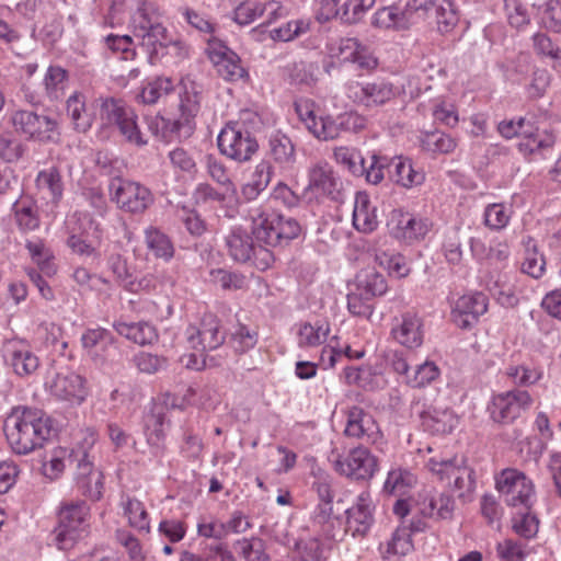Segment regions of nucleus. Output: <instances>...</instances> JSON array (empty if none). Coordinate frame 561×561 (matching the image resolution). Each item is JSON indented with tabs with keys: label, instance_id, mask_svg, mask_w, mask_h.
I'll return each mask as SVG.
<instances>
[{
	"label": "nucleus",
	"instance_id": "6",
	"mask_svg": "<svg viewBox=\"0 0 561 561\" xmlns=\"http://www.w3.org/2000/svg\"><path fill=\"white\" fill-rule=\"evenodd\" d=\"M226 247L232 260L249 263L261 271H265L274 262L272 251L255 243L252 236L240 227L233 228L226 237Z\"/></svg>",
	"mask_w": 561,
	"mask_h": 561
},
{
	"label": "nucleus",
	"instance_id": "21",
	"mask_svg": "<svg viewBox=\"0 0 561 561\" xmlns=\"http://www.w3.org/2000/svg\"><path fill=\"white\" fill-rule=\"evenodd\" d=\"M76 461V481L82 494L92 501H99L103 492V473L94 468L89 458H73Z\"/></svg>",
	"mask_w": 561,
	"mask_h": 561
},
{
	"label": "nucleus",
	"instance_id": "62",
	"mask_svg": "<svg viewBox=\"0 0 561 561\" xmlns=\"http://www.w3.org/2000/svg\"><path fill=\"white\" fill-rule=\"evenodd\" d=\"M379 265L386 268L390 275L399 278L405 277L410 273V267L405 257L400 253L382 252L376 256Z\"/></svg>",
	"mask_w": 561,
	"mask_h": 561
},
{
	"label": "nucleus",
	"instance_id": "11",
	"mask_svg": "<svg viewBox=\"0 0 561 561\" xmlns=\"http://www.w3.org/2000/svg\"><path fill=\"white\" fill-rule=\"evenodd\" d=\"M531 404L533 398L528 391L513 389L494 394L488 410L494 422L507 424L519 417Z\"/></svg>",
	"mask_w": 561,
	"mask_h": 561
},
{
	"label": "nucleus",
	"instance_id": "19",
	"mask_svg": "<svg viewBox=\"0 0 561 561\" xmlns=\"http://www.w3.org/2000/svg\"><path fill=\"white\" fill-rule=\"evenodd\" d=\"M201 90L194 81L182 83L179 104L181 115L179 119L173 121L172 130H180L182 127H187L188 131H192V123L201 110Z\"/></svg>",
	"mask_w": 561,
	"mask_h": 561
},
{
	"label": "nucleus",
	"instance_id": "42",
	"mask_svg": "<svg viewBox=\"0 0 561 561\" xmlns=\"http://www.w3.org/2000/svg\"><path fill=\"white\" fill-rule=\"evenodd\" d=\"M36 185L53 203L60 201L64 192V184L60 172L56 168H49L41 171L36 178Z\"/></svg>",
	"mask_w": 561,
	"mask_h": 561
},
{
	"label": "nucleus",
	"instance_id": "26",
	"mask_svg": "<svg viewBox=\"0 0 561 561\" xmlns=\"http://www.w3.org/2000/svg\"><path fill=\"white\" fill-rule=\"evenodd\" d=\"M375 432H377V424L368 412L357 405L347 410L344 430L347 437L369 440Z\"/></svg>",
	"mask_w": 561,
	"mask_h": 561
},
{
	"label": "nucleus",
	"instance_id": "3",
	"mask_svg": "<svg viewBox=\"0 0 561 561\" xmlns=\"http://www.w3.org/2000/svg\"><path fill=\"white\" fill-rule=\"evenodd\" d=\"M252 234L257 242H263L264 247H284L296 239L301 227L293 218L277 213H264L259 208L253 210Z\"/></svg>",
	"mask_w": 561,
	"mask_h": 561
},
{
	"label": "nucleus",
	"instance_id": "7",
	"mask_svg": "<svg viewBox=\"0 0 561 561\" xmlns=\"http://www.w3.org/2000/svg\"><path fill=\"white\" fill-rule=\"evenodd\" d=\"M101 101L102 118L116 125L127 142L137 147H144L148 144V139L140 131L137 124V114L130 106L114 98H106Z\"/></svg>",
	"mask_w": 561,
	"mask_h": 561
},
{
	"label": "nucleus",
	"instance_id": "4",
	"mask_svg": "<svg viewBox=\"0 0 561 561\" xmlns=\"http://www.w3.org/2000/svg\"><path fill=\"white\" fill-rule=\"evenodd\" d=\"M9 124L16 136L41 145L58 144L60 129L58 122L32 110H14L9 115Z\"/></svg>",
	"mask_w": 561,
	"mask_h": 561
},
{
	"label": "nucleus",
	"instance_id": "56",
	"mask_svg": "<svg viewBox=\"0 0 561 561\" xmlns=\"http://www.w3.org/2000/svg\"><path fill=\"white\" fill-rule=\"evenodd\" d=\"M505 375L513 380L518 387H528L535 385L542 378V370L539 368H530L524 364L510 365Z\"/></svg>",
	"mask_w": 561,
	"mask_h": 561
},
{
	"label": "nucleus",
	"instance_id": "53",
	"mask_svg": "<svg viewBox=\"0 0 561 561\" xmlns=\"http://www.w3.org/2000/svg\"><path fill=\"white\" fill-rule=\"evenodd\" d=\"M107 265L115 275L117 282H119L127 290H137L138 284L135 282L126 259H124L119 253L111 254L107 260Z\"/></svg>",
	"mask_w": 561,
	"mask_h": 561
},
{
	"label": "nucleus",
	"instance_id": "63",
	"mask_svg": "<svg viewBox=\"0 0 561 561\" xmlns=\"http://www.w3.org/2000/svg\"><path fill=\"white\" fill-rule=\"evenodd\" d=\"M511 213L504 204H490L484 210V224L492 230H501L507 226Z\"/></svg>",
	"mask_w": 561,
	"mask_h": 561
},
{
	"label": "nucleus",
	"instance_id": "25",
	"mask_svg": "<svg viewBox=\"0 0 561 561\" xmlns=\"http://www.w3.org/2000/svg\"><path fill=\"white\" fill-rule=\"evenodd\" d=\"M66 113L72 128L78 133H87L95 118L94 112L87 106V100L81 92H75L66 102Z\"/></svg>",
	"mask_w": 561,
	"mask_h": 561
},
{
	"label": "nucleus",
	"instance_id": "35",
	"mask_svg": "<svg viewBox=\"0 0 561 561\" xmlns=\"http://www.w3.org/2000/svg\"><path fill=\"white\" fill-rule=\"evenodd\" d=\"M371 25L383 30H408L412 26L399 3L378 9L371 19Z\"/></svg>",
	"mask_w": 561,
	"mask_h": 561
},
{
	"label": "nucleus",
	"instance_id": "38",
	"mask_svg": "<svg viewBox=\"0 0 561 561\" xmlns=\"http://www.w3.org/2000/svg\"><path fill=\"white\" fill-rule=\"evenodd\" d=\"M354 287L371 299L383 296L388 290L386 277L374 268L360 271L356 277Z\"/></svg>",
	"mask_w": 561,
	"mask_h": 561
},
{
	"label": "nucleus",
	"instance_id": "54",
	"mask_svg": "<svg viewBox=\"0 0 561 561\" xmlns=\"http://www.w3.org/2000/svg\"><path fill=\"white\" fill-rule=\"evenodd\" d=\"M68 79L67 71L59 66H50L45 75V90L50 100H58L64 92Z\"/></svg>",
	"mask_w": 561,
	"mask_h": 561
},
{
	"label": "nucleus",
	"instance_id": "32",
	"mask_svg": "<svg viewBox=\"0 0 561 561\" xmlns=\"http://www.w3.org/2000/svg\"><path fill=\"white\" fill-rule=\"evenodd\" d=\"M81 343L95 363H102L105 358L104 353L114 343V336L103 328L88 329L81 336Z\"/></svg>",
	"mask_w": 561,
	"mask_h": 561
},
{
	"label": "nucleus",
	"instance_id": "1",
	"mask_svg": "<svg viewBox=\"0 0 561 561\" xmlns=\"http://www.w3.org/2000/svg\"><path fill=\"white\" fill-rule=\"evenodd\" d=\"M131 32L152 66L175 64L188 57V46L169 35L156 3L145 2L137 9L131 19Z\"/></svg>",
	"mask_w": 561,
	"mask_h": 561
},
{
	"label": "nucleus",
	"instance_id": "47",
	"mask_svg": "<svg viewBox=\"0 0 561 561\" xmlns=\"http://www.w3.org/2000/svg\"><path fill=\"white\" fill-rule=\"evenodd\" d=\"M173 82L170 78L158 77L148 81L141 89L139 99L144 104H156L161 98L173 91Z\"/></svg>",
	"mask_w": 561,
	"mask_h": 561
},
{
	"label": "nucleus",
	"instance_id": "30",
	"mask_svg": "<svg viewBox=\"0 0 561 561\" xmlns=\"http://www.w3.org/2000/svg\"><path fill=\"white\" fill-rule=\"evenodd\" d=\"M455 511V500L451 495L439 493L424 496L419 502V513L422 517L434 520L451 519Z\"/></svg>",
	"mask_w": 561,
	"mask_h": 561
},
{
	"label": "nucleus",
	"instance_id": "9",
	"mask_svg": "<svg viewBox=\"0 0 561 561\" xmlns=\"http://www.w3.org/2000/svg\"><path fill=\"white\" fill-rule=\"evenodd\" d=\"M108 190L111 199L127 213L141 214L153 203V195L148 187L128 179L113 178Z\"/></svg>",
	"mask_w": 561,
	"mask_h": 561
},
{
	"label": "nucleus",
	"instance_id": "28",
	"mask_svg": "<svg viewBox=\"0 0 561 561\" xmlns=\"http://www.w3.org/2000/svg\"><path fill=\"white\" fill-rule=\"evenodd\" d=\"M268 156L280 169L290 170L296 163V150L291 139L277 130L268 138Z\"/></svg>",
	"mask_w": 561,
	"mask_h": 561
},
{
	"label": "nucleus",
	"instance_id": "10",
	"mask_svg": "<svg viewBox=\"0 0 561 561\" xmlns=\"http://www.w3.org/2000/svg\"><path fill=\"white\" fill-rule=\"evenodd\" d=\"M496 489L510 506H522L528 511L535 502L533 482L515 469H505L501 472L496 479Z\"/></svg>",
	"mask_w": 561,
	"mask_h": 561
},
{
	"label": "nucleus",
	"instance_id": "12",
	"mask_svg": "<svg viewBox=\"0 0 561 561\" xmlns=\"http://www.w3.org/2000/svg\"><path fill=\"white\" fill-rule=\"evenodd\" d=\"M185 336L190 347L203 354L221 346L226 340V332L217 316L205 313L198 325H190L186 329Z\"/></svg>",
	"mask_w": 561,
	"mask_h": 561
},
{
	"label": "nucleus",
	"instance_id": "49",
	"mask_svg": "<svg viewBox=\"0 0 561 561\" xmlns=\"http://www.w3.org/2000/svg\"><path fill=\"white\" fill-rule=\"evenodd\" d=\"M329 331V325L302 323L297 333L299 347L307 348L321 345L327 340Z\"/></svg>",
	"mask_w": 561,
	"mask_h": 561
},
{
	"label": "nucleus",
	"instance_id": "13",
	"mask_svg": "<svg viewBox=\"0 0 561 561\" xmlns=\"http://www.w3.org/2000/svg\"><path fill=\"white\" fill-rule=\"evenodd\" d=\"M205 53L217 73L226 81L236 82L248 78V71L242 67L240 57L222 39L210 41Z\"/></svg>",
	"mask_w": 561,
	"mask_h": 561
},
{
	"label": "nucleus",
	"instance_id": "27",
	"mask_svg": "<svg viewBox=\"0 0 561 561\" xmlns=\"http://www.w3.org/2000/svg\"><path fill=\"white\" fill-rule=\"evenodd\" d=\"M113 327L121 336H124L140 346L151 345L159 339L157 328L148 321H116Z\"/></svg>",
	"mask_w": 561,
	"mask_h": 561
},
{
	"label": "nucleus",
	"instance_id": "20",
	"mask_svg": "<svg viewBox=\"0 0 561 561\" xmlns=\"http://www.w3.org/2000/svg\"><path fill=\"white\" fill-rule=\"evenodd\" d=\"M354 100L365 107L381 106L396 95L394 85L383 79L358 83Z\"/></svg>",
	"mask_w": 561,
	"mask_h": 561
},
{
	"label": "nucleus",
	"instance_id": "58",
	"mask_svg": "<svg viewBox=\"0 0 561 561\" xmlns=\"http://www.w3.org/2000/svg\"><path fill=\"white\" fill-rule=\"evenodd\" d=\"M197 535L206 539L222 540L226 538L224 522L213 515H203L196 525Z\"/></svg>",
	"mask_w": 561,
	"mask_h": 561
},
{
	"label": "nucleus",
	"instance_id": "55",
	"mask_svg": "<svg viewBox=\"0 0 561 561\" xmlns=\"http://www.w3.org/2000/svg\"><path fill=\"white\" fill-rule=\"evenodd\" d=\"M374 4L375 0H346L341 4L340 21L345 24H356Z\"/></svg>",
	"mask_w": 561,
	"mask_h": 561
},
{
	"label": "nucleus",
	"instance_id": "39",
	"mask_svg": "<svg viewBox=\"0 0 561 561\" xmlns=\"http://www.w3.org/2000/svg\"><path fill=\"white\" fill-rule=\"evenodd\" d=\"M330 547L321 539L310 537L299 539L293 552V561H327Z\"/></svg>",
	"mask_w": 561,
	"mask_h": 561
},
{
	"label": "nucleus",
	"instance_id": "33",
	"mask_svg": "<svg viewBox=\"0 0 561 561\" xmlns=\"http://www.w3.org/2000/svg\"><path fill=\"white\" fill-rule=\"evenodd\" d=\"M353 225L356 230L365 233L373 232L378 227L376 207L371 206L365 192H357L355 195Z\"/></svg>",
	"mask_w": 561,
	"mask_h": 561
},
{
	"label": "nucleus",
	"instance_id": "29",
	"mask_svg": "<svg viewBox=\"0 0 561 561\" xmlns=\"http://www.w3.org/2000/svg\"><path fill=\"white\" fill-rule=\"evenodd\" d=\"M422 320L416 314L404 313L401 323L392 328L393 339L408 348H416L423 343Z\"/></svg>",
	"mask_w": 561,
	"mask_h": 561
},
{
	"label": "nucleus",
	"instance_id": "31",
	"mask_svg": "<svg viewBox=\"0 0 561 561\" xmlns=\"http://www.w3.org/2000/svg\"><path fill=\"white\" fill-rule=\"evenodd\" d=\"M390 168V179L403 187L411 188L421 185L425 180L424 172L421 169H415L409 158H391Z\"/></svg>",
	"mask_w": 561,
	"mask_h": 561
},
{
	"label": "nucleus",
	"instance_id": "16",
	"mask_svg": "<svg viewBox=\"0 0 561 561\" xmlns=\"http://www.w3.org/2000/svg\"><path fill=\"white\" fill-rule=\"evenodd\" d=\"M391 234L405 242H413L423 239L428 232L426 219L417 218L412 214L402 210H393L389 224Z\"/></svg>",
	"mask_w": 561,
	"mask_h": 561
},
{
	"label": "nucleus",
	"instance_id": "59",
	"mask_svg": "<svg viewBox=\"0 0 561 561\" xmlns=\"http://www.w3.org/2000/svg\"><path fill=\"white\" fill-rule=\"evenodd\" d=\"M436 0H400V4L412 25L425 20L434 9Z\"/></svg>",
	"mask_w": 561,
	"mask_h": 561
},
{
	"label": "nucleus",
	"instance_id": "2",
	"mask_svg": "<svg viewBox=\"0 0 561 561\" xmlns=\"http://www.w3.org/2000/svg\"><path fill=\"white\" fill-rule=\"evenodd\" d=\"M3 432L12 450L18 455H26L44 446L51 435L53 426L43 411L18 405L4 419Z\"/></svg>",
	"mask_w": 561,
	"mask_h": 561
},
{
	"label": "nucleus",
	"instance_id": "57",
	"mask_svg": "<svg viewBox=\"0 0 561 561\" xmlns=\"http://www.w3.org/2000/svg\"><path fill=\"white\" fill-rule=\"evenodd\" d=\"M438 376L439 368L433 362H425L410 373L405 383L412 388H423L436 380Z\"/></svg>",
	"mask_w": 561,
	"mask_h": 561
},
{
	"label": "nucleus",
	"instance_id": "24",
	"mask_svg": "<svg viewBox=\"0 0 561 561\" xmlns=\"http://www.w3.org/2000/svg\"><path fill=\"white\" fill-rule=\"evenodd\" d=\"M169 412V402H154L144 417L145 433L150 445L158 446L163 439L165 430L170 425L167 417Z\"/></svg>",
	"mask_w": 561,
	"mask_h": 561
},
{
	"label": "nucleus",
	"instance_id": "8",
	"mask_svg": "<svg viewBox=\"0 0 561 561\" xmlns=\"http://www.w3.org/2000/svg\"><path fill=\"white\" fill-rule=\"evenodd\" d=\"M221 154L237 162H247L259 150L255 137L238 123L227 124L217 137Z\"/></svg>",
	"mask_w": 561,
	"mask_h": 561
},
{
	"label": "nucleus",
	"instance_id": "36",
	"mask_svg": "<svg viewBox=\"0 0 561 561\" xmlns=\"http://www.w3.org/2000/svg\"><path fill=\"white\" fill-rule=\"evenodd\" d=\"M182 16L184 21L206 42V47H209L210 41H221L217 36L219 30L218 24L206 13L198 12L192 8H185L182 11Z\"/></svg>",
	"mask_w": 561,
	"mask_h": 561
},
{
	"label": "nucleus",
	"instance_id": "64",
	"mask_svg": "<svg viewBox=\"0 0 561 561\" xmlns=\"http://www.w3.org/2000/svg\"><path fill=\"white\" fill-rule=\"evenodd\" d=\"M371 300L354 287L347 294V309L353 316L369 318L374 312Z\"/></svg>",
	"mask_w": 561,
	"mask_h": 561
},
{
	"label": "nucleus",
	"instance_id": "37",
	"mask_svg": "<svg viewBox=\"0 0 561 561\" xmlns=\"http://www.w3.org/2000/svg\"><path fill=\"white\" fill-rule=\"evenodd\" d=\"M271 165L267 161H261L256 164L250 179L241 187V198L244 202L256 199L264 192L271 182Z\"/></svg>",
	"mask_w": 561,
	"mask_h": 561
},
{
	"label": "nucleus",
	"instance_id": "22",
	"mask_svg": "<svg viewBox=\"0 0 561 561\" xmlns=\"http://www.w3.org/2000/svg\"><path fill=\"white\" fill-rule=\"evenodd\" d=\"M420 417L423 430L434 435L449 434L459 423L457 414L448 408L428 407Z\"/></svg>",
	"mask_w": 561,
	"mask_h": 561
},
{
	"label": "nucleus",
	"instance_id": "52",
	"mask_svg": "<svg viewBox=\"0 0 561 561\" xmlns=\"http://www.w3.org/2000/svg\"><path fill=\"white\" fill-rule=\"evenodd\" d=\"M206 169L207 174L211 178V180L222 186L226 193H228L230 196L237 195V186L230 179L228 169L221 161L209 154L206 157Z\"/></svg>",
	"mask_w": 561,
	"mask_h": 561
},
{
	"label": "nucleus",
	"instance_id": "46",
	"mask_svg": "<svg viewBox=\"0 0 561 561\" xmlns=\"http://www.w3.org/2000/svg\"><path fill=\"white\" fill-rule=\"evenodd\" d=\"M456 146V140L440 130L425 133L421 138L422 149L433 154L450 153L455 150Z\"/></svg>",
	"mask_w": 561,
	"mask_h": 561
},
{
	"label": "nucleus",
	"instance_id": "51",
	"mask_svg": "<svg viewBox=\"0 0 561 561\" xmlns=\"http://www.w3.org/2000/svg\"><path fill=\"white\" fill-rule=\"evenodd\" d=\"M333 154L336 162L345 167L352 174L356 176L364 175L366 160L360 151L353 148L340 147L334 150Z\"/></svg>",
	"mask_w": 561,
	"mask_h": 561
},
{
	"label": "nucleus",
	"instance_id": "50",
	"mask_svg": "<svg viewBox=\"0 0 561 561\" xmlns=\"http://www.w3.org/2000/svg\"><path fill=\"white\" fill-rule=\"evenodd\" d=\"M180 561H237L227 543L210 545L206 556H201L188 550L181 552Z\"/></svg>",
	"mask_w": 561,
	"mask_h": 561
},
{
	"label": "nucleus",
	"instance_id": "60",
	"mask_svg": "<svg viewBox=\"0 0 561 561\" xmlns=\"http://www.w3.org/2000/svg\"><path fill=\"white\" fill-rule=\"evenodd\" d=\"M496 554L500 561H524L528 550L520 541L507 538L497 542Z\"/></svg>",
	"mask_w": 561,
	"mask_h": 561
},
{
	"label": "nucleus",
	"instance_id": "61",
	"mask_svg": "<svg viewBox=\"0 0 561 561\" xmlns=\"http://www.w3.org/2000/svg\"><path fill=\"white\" fill-rule=\"evenodd\" d=\"M308 129L317 138L328 140L336 138L342 127L339 125V116L336 118L327 116L321 117L319 121L311 118V124H308Z\"/></svg>",
	"mask_w": 561,
	"mask_h": 561
},
{
	"label": "nucleus",
	"instance_id": "48",
	"mask_svg": "<svg viewBox=\"0 0 561 561\" xmlns=\"http://www.w3.org/2000/svg\"><path fill=\"white\" fill-rule=\"evenodd\" d=\"M27 151L26 145L10 131L0 134V159L8 163L20 161Z\"/></svg>",
	"mask_w": 561,
	"mask_h": 561
},
{
	"label": "nucleus",
	"instance_id": "15",
	"mask_svg": "<svg viewBox=\"0 0 561 561\" xmlns=\"http://www.w3.org/2000/svg\"><path fill=\"white\" fill-rule=\"evenodd\" d=\"M488 310V297L483 293H473L459 297L451 309V320L460 329H471L479 317Z\"/></svg>",
	"mask_w": 561,
	"mask_h": 561
},
{
	"label": "nucleus",
	"instance_id": "23",
	"mask_svg": "<svg viewBox=\"0 0 561 561\" xmlns=\"http://www.w3.org/2000/svg\"><path fill=\"white\" fill-rule=\"evenodd\" d=\"M414 550L411 530L405 525H400L391 537L380 543L379 552L383 561H402V558Z\"/></svg>",
	"mask_w": 561,
	"mask_h": 561
},
{
	"label": "nucleus",
	"instance_id": "14",
	"mask_svg": "<svg viewBox=\"0 0 561 561\" xmlns=\"http://www.w3.org/2000/svg\"><path fill=\"white\" fill-rule=\"evenodd\" d=\"M308 190L334 202L342 199V182L325 161L314 163L308 171Z\"/></svg>",
	"mask_w": 561,
	"mask_h": 561
},
{
	"label": "nucleus",
	"instance_id": "5",
	"mask_svg": "<svg viewBox=\"0 0 561 561\" xmlns=\"http://www.w3.org/2000/svg\"><path fill=\"white\" fill-rule=\"evenodd\" d=\"M90 510L84 502L64 503L59 508L55 540L59 549L68 550L89 535Z\"/></svg>",
	"mask_w": 561,
	"mask_h": 561
},
{
	"label": "nucleus",
	"instance_id": "45",
	"mask_svg": "<svg viewBox=\"0 0 561 561\" xmlns=\"http://www.w3.org/2000/svg\"><path fill=\"white\" fill-rule=\"evenodd\" d=\"M122 505L130 527L139 531L149 533L150 518L144 503L137 499L127 496L126 500L123 501Z\"/></svg>",
	"mask_w": 561,
	"mask_h": 561
},
{
	"label": "nucleus",
	"instance_id": "18",
	"mask_svg": "<svg viewBox=\"0 0 561 561\" xmlns=\"http://www.w3.org/2000/svg\"><path fill=\"white\" fill-rule=\"evenodd\" d=\"M373 500L368 491L358 494L355 504L346 511V531L352 536L365 535L373 525Z\"/></svg>",
	"mask_w": 561,
	"mask_h": 561
},
{
	"label": "nucleus",
	"instance_id": "44",
	"mask_svg": "<svg viewBox=\"0 0 561 561\" xmlns=\"http://www.w3.org/2000/svg\"><path fill=\"white\" fill-rule=\"evenodd\" d=\"M415 476L407 469L396 468L389 471L386 479L385 492L402 496L415 484Z\"/></svg>",
	"mask_w": 561,
	"mask_h": 561
},
{
	"label": "nucleus",
	"instance_id": "43",
	"mask_svg": "<svg viewBox=\"0 0 561 561\" xmlns=\"http://www.w3.org/2000/svg\"><path fill=\"white\" fill-rule=\"evenodd\" d=\"M556 137L552 133L525 131L523 140L518 144V149L524 154L542 153L553 147Z\"/></svg>",
	"mask_w": 561,
	"mask_h": 561
},
{
	"label": "nucleus",
	"instance_id": "17",
	"mask_svg": "<svg viewBox=\"0 0 561 561\" xmlns=\"http://www.w3.org/2000/svg\"><path fill=\"white\" fill-rule=\"evenodd\" d=\"M84 383L85 381L80 375L72 371H61L57 373L49 382V391L60 400L80 404L88 394Z\"/></svg>",
	"mask_w": 561,
	"mask_h": 561
},
{
	"label": "nucleus",
	"instance_id": "41",
	"mask_svg": "<svg viewBox=\"0 0 561 561\" xmlns=\"http://www.w3.org/2000/svg\"><path fill=\"white\" fill-rule=\"evenodd\" d=\"M145 242L150 252L164 261L174 255V245L167 233L157 227H149L145 230Z\"/></svg>",
	"mask_w": 561,
	"mask_h": 561
},
{
	"label": "nucleus",
	"instance_id": "34",
	"mask_svg": "<svg viewBox=\"0 0 561 561\" xmlns=\"http://www.w3.org/2000/svg\"><path fill=\"white\" fill-rule=\"evenodd\" d=\"M376 458H336L335 470L354 480H365L373 477L376 470Z\"/></svg>",
	"mask_w": 561,
	"mask_h": 561
},
{
	"label": "nucleus",
	"instance_id": "40",
	"mask_svg": "<svg viewBox=\"0 0 561 561\" xmlns=\"http://www.w3.org/2000/svg\"><path fill=\"white\" fill-rule=\"evenodd\" d=\"M8 352L10 365L16 375L25 377L38 369L39 359L28 347L13 345Z\"/></svg>",
	"mask_w": 561,
	"mask_h": 561
}]
</instances>
